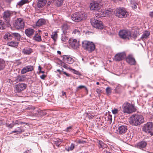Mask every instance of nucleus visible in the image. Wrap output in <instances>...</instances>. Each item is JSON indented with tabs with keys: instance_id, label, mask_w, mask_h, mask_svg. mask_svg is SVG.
I'll return each mask as SVG.
<instances>
[{
	"instance_id": "052dcab7",
	"label": "nucleus",
	"mask_w": 153,
	"mask_h": 153,
	"mask_svg": "<svg viewBox=\"0 0 153 153\" xmlns=\"http://www.w3.org/2000/svg\"><path fill=\"white\" fill-rule=\"evenodd\" d=\"M88 117L89 119H91L93 118L94 116H93V115H88Z\"/></svg>"
},
{
	"instance_id": "423d86ee",
	"label": "nucleus",
	"mask_w": 153,
	"mask_h": 153,
	"mask_svg": "<svg viewBox=\"0 0 153 153\" xmlns=\"http://www.w3.org/2000/svg\"><path fill=\"white\" fill-rule=\"evenodd\" d=\"M90 21L92 25L94 27L99 29H102L103 28V25L101 21L92 18L91 19Z\"/></svg>"
},
{
	"instance_id": "c03bdc74",
	"label": "nucleus",
	"mask_w": 153,
	"mask_h": 153,
	"mask_svg": "<svg viewBox=\"0 0 153 153\" xmlns=\"http://www.w3.org/2000/svg\"><path fill=\"white\" fill-rule=\"evenodd\" d=\"M38 111V113H36L37 114H39L41 115H45L46 114V113L45 112H44L42 111L41 110H39L37 111Z\"/></svg>"
},
{
	"instance_id": "13d9d810",
	"label": "nucleus",
	"mask_w": 153,
	"mask_h": 153,
	"mask_svg": "<svg viewBox=\"0 0 153 153\" xmlns=\"http://www.w3.org/2000/svg\"><path fill=\"white\" fill-rule=\"evenodd\" d=\"M132 7L134 9H136L137 8V5L136 4H133L132 6Z\"/></svg>"
},
{
	"instance_id": "6e6d98bb",
	"label": "nucleus",
	"mask_w": 153,
	"mask_h": 153,
	"mask_svg": "<svg viewBox=\"0 0 153 153\" xmlns=\"http://www.w3.org/2000/svg\"><path fill=\"white\" fill-rule=\"evenodd\" d=\"M46 76L45 74H43L42 76H40V78L43 79H44L45 77H46Z\"/></svg>"
},
{
	"instance_id": "864d4df0",
	"label": "nucleus",
	"mask_w": 153,
	"mask_h": 153,
	"mask_svg": "<svg viewBox=\"0 0 153 153\" xmlns=\"http://www.w3.org/2000/svg\"><path fill=\"white\" fill-rule=\"evenodd\" d=\"M73 70L74 71V74L77 75H79L80 74L79 72V71H76L74 69H73Z\"/></svg>"
},
{
	"instance_id": "c756f323",
	"label": "nucleus",
	"mask_w": 153,
	"mask_h": 153,
	"mask_svg": "<svg viewBox=\"0 0 153 153\" xmlns=\"http://www.w3.org/2000/svg\"><path fill=\"white\" fill-rule=\"evenodd\" d=\"M5 65V61L3 59H0V71L4 69Z\"/></svg>"
},
{
	"instance_id": "2eb2a0df",
	"label": "nucleus",
	"mask_w": 153,
	"mask_h": 153,
	"mask_svg": "<svg viewBox=\"0 0 153 153\" xmlns=\"http://www.w3.org/2000/svg\"><path fill=\"white\" fill-rule=\"evenodd\" d=\"M126 60L127 62L131 65H135L136 61L132 55H129L126 58Z\"/></svg>"
},
{
	"instance_id": "412c9836",
	"label": "nucleus",
	"mask_w": 153,
	"mask_h": 153,
	"mask_svg": "<svg viewBox=\"0 0 153 153\" xmlns=\"http://www.w3.org/2000/svg\"><path fill=\"white\" fill-rule=\"evenodd\" d=\"M150 34V33L148 31H145L143 33V35L141 37V39L143 41L147 39Z\"/></svg>"
},
{
	"instance_id": "2f4dec72",
	"label": "nucleus",
	"mask_w": 153,
	"mask_h": 153,
	"mask_svg": "<svg viewBox=\"0 0 153 153\" xmlns=\"http://www.w3.org/2000/svg\"><path fill=\"white\" fill-rule=\"evenodd\" d=\"M18 121L16 120L15 123H11L10 124H9L7 123V122L6 123V126L7 127H9L10 128H12L14 125H15L16 124H19L20 123H19L17 122Z\"/></svg>"
},
{
	"instance_id": "4be33fe9",
	"label": "nucleus",
	"mask_w": 153,
	"mask_h": 153,
	"mask_svg": "<svg viewBox=\"0 0 153 153\" xmlns=\"http://www.w3.org/2000/svg\"><path fill=\"white\" fill-rule=\"evenodd\" d=\"M46 2V0H39L37 4V7L39 8H42L45 5Z\"/></svg>"
},
{
	"instance_id": "c85d7f7f",
	"label": "nucleus",
	"mask_w": 153,
	"mask_h": 153,
	"mask_svg": "<svg viewBox=\"0 0 153 153\" xmlns=\"http://www.w3.org/2000/svg\"><path fill=\"white\" fill-rule=\"evenodd\" d=\"M53 2L55 3L57 7H59L62 4L63 0H52Z\"/></svg>"
},
{
	"instance_id": "9d476101",
	"label": "nucleus",
	"mask_w": 153,
	"mask_h": 153,
	"mask_svg": "<svg viewBox=\"0 0 153 153\" xmlns=\"http://www.w3.org/2000/svg\"><path fill=\"white\" fill-rule=\"evenodd\" d=\"M69 42L71 46L74 49H76L79 48V42L76 39H70Z\"/></svg>"
},
{
	"instance_id": "1a4fd4ad",
	"label": "nucleus",
	"mask_w": 153,
	"mask_h": 153,
	"mask_svg": "<svg viewBox=\"0 0 153 153\" xmlns=\"http://www.w3.org/2000/svg\"><path fill=\"white\" fill-rule=\"evenodd\" d=\"M14 25L15 28L18 30L23 28L25 26L23 20L21 18L17 19L15 21Z\"/></svg>"
},
{
	"instance_id": "a878e982",
	"label": "nucleus",
	"mask_w": 153,
	"mask_h": 153,
	"mask_svg": "<svg viewBox=\"0 0 153 153\" xmlns=\"http://www.w3.org/2000/svg\"><path fill=\"white\" fill-rule=\"evenodd\" d=\"M105 14L104 13V10H101V11H99L97 13L95 14V16L98 18H101L105 16Z\"/></svg>"
},
{
	"instance_id": "6ab92c4d",
	"label": "nucleus",
	"mask_w": 153,
	"mask_h": 153,
	"mask_svg": "<svg viewBox=\"0 0 153 153\" xmlns=\"http://www.w3.org/2000/svg\"><path fill=\"white\" fill-rule=\"evenodd\" d=\"M147 145V143L146 141H142L137 143L136 146L137 148L143 149L145 148Z\"/></svg>"
},
{
	"instance_id": "b1692460",
	"label": "nucleus",
	"mask_w": 153,
	"mask_h": 153,
	"mask_svg": "<svg viewBox=\"0 0 153 153\" xmlns=\"http://www.w3.org/2000/svg\"><path fill=\"white\" fill-rule=\"evenodd\" d=\"M45 22V20L43 19H39L36 22V25L37 26L40 27L44 25Z\"/></svg>"
},
{
	"instance_id": "c9c22d12",
	"label": "nucleus",
	"mask_w": 153,
	"mask_h": 153,
	"mask_svg": "<svg viewBox=\"0 0 153 153\" xmlns=\"http://www.w3.org/2000/svg\"><path fill=\"white\" fill-rule=\"evenodd\" d=\"M6 27V25L3 21L0 20V29L4 30L5 28Z\"/></svg>"
},
{
	"instance_id": "4468645a",
	"label": "nucleus",
	"mask_w": 153,
	"mask_h": 153,
	"mask_svg": "<svg viewBox=\"0 0 153 153\" xmlns=\"http://www.w3.org/2000/svg\"><path fill=\"white\" fill-rule=\"evenodd\" d=\"M102 7V5L98 3L94 2L90 4V9L91 10L97 11L100 10Z\"/></svg>"
},
{
	"instance_id": "8fccbe9b",
	"label": "nucleus",
	"mask_w": 153,
	"mask_h": 153,
	"mask_svg": "<svg viewBox=\"0 0 153 153\" xmlns=\"http://www.w3.org/2000/svg\"><path fill=\"white\" fill-rule=\"evenodd\" d=\"M112 113L114 114H116L118 113V109H114L112 110Z\"/></svg>"
},
{
	"instance_id": "bf43d9fd",
	"label": "nucleus",
	"mask_w": 153,
	"mask_h": 153,
	"mask_svg": "<svg viewBox=\"0 0 153 153\" xmlns=\"http://www.w3.org/2000/svg\"><path fill=\"white\" fill-rule=\"evenodd\" d=\"M149 15L151 17L153 18V11L150 12Z\"/></svg>"
},
{
	"instance_id": "5fc2aeb1",
	"label": "nucleus",
	"mask_w": 153,
	"mask_h": 153,
	"mask_svg": "<svg viewBox=\"0 0 153 153\" xmlns=\"http://www.w3.org/2000/svg\"><path fill=\"white\" fill-rule=\"evenodd\" d=\"M72 128V127L71 126H69L68 127H67L66 128V131L67 132L70 131V130Z\"/></svg>"
},
{
	"instance_id": "20e7f679",
	"label": "nucleus",
	"mask_w": 153,
	"mask_h": 153,
	"mask_svg": "<svg viewBox=\"0 0 153 153\" xmlns=\"http://www.w3.org/2000/svg\"><path fill=\"white\" fill-rule=\"evenodd\" d=\"M82 45L83 48L89 51H92L95 49V45L92 42L84 41L82 42Z\"/></svg>"
},
{
	"instance_id": "0e129e2a",
	"label": "nucleus",
	"mask_w": 153,
	"mask_h": 153,
	"mask_svg": "<svg viewBox=\"0 0 153 153\" xmlns=\"http://www.w3.org/2000/svg\"><path fill=\"white\" fill-rule=\"evenodd\" d=\"M62 95L63 96H64L65 95H66V92H64L63 91H62Z\"/></svg>"
},
{
	"instance_id": "6e6552de",
	"label": "nucleus",
	"mask_w": 153,
	"mask_h": 153,
	"mask_svg": "<svg viewBox=\"0 0 153 153\" xmlns=\"http://www.w3.org/2000/svg\"><path fill=\"white\" fill-rule=\"evenodd\" d=\"M153 129V124L151 122H149L145 124L143 128V131L146 133H150V134L152 136L153 134V133H152Z\"/></svg>"
},
{
	"instance_id": "774afa93",
	"label": "nucleus",
	"mask_w": 153,
	"mask_h": 153,
	"mask_svg": "<svg viewBox=\"0 0 153 153\" xmlns=\"http://www.w3.org/2000/svg\"><path fill=\"white\" fill-rule=\"evenodd\" d=\"M57 53L58 54H61V52L60 51H57Z\"/></svg>"
},
{
	"instance_id": "680f3d73",
	"label": "nucleus",
	"mask_w": 153,
	"mask_h": 153,
	"mask_svg": "<svg viewBox=\"0 0 153 153\" xmlns=\"http://www.w3.org/2000/svg\"><path fill=\"white\" fill-rule=\"evenodd\" d=\"M56 71L59 73L60 74H62V71H61L60 69H57Z\"/></svg>"
},
{
	"instance_id": "9b49d317",
	"label": "nucleus",
	"mask_w": 153,
	"mask_h": 153,
	"mask_svg": "<svg viewBox=\"0 0 153 153\" xmlns=\"http://www.w3.org/2000/svg\"><path fill=\"white\" fill-rule=\"evenodd\" d=\"M13 15L12 13L9 10L5 11L3 13V19L8 23L10 20V18Z\"/></svg>"
},
{
	"instance_id": "f704fd0d",
	"label": "nucleus",
	"mask_w": 153,
	"mask_h": 153,
	"mask_svg": "<svg viewBox=\"0 0 153 153\" xmlns=\"http://www.w3.org/2000/svg\"><path fill=\"white\" fill-rule=\"evenodd\" d=\"M63 32L64 34H65L66 33V32L65 30H63ZM61 40L63 42H66L68 40V38L66 36L64 35L62 36L61 38Z\"/></svg>"
},
{
	"instance_id": "7ed1b4c3",
	"label": "nucleus",
	"mask_w": 153,
	"mask_h": 153,
	"mask_svg": "<svg viewBox=\"0 0 153 153\" xmlns=\"http://www.w3.org/2000/svg\"><path fill=\"white\" fill-rule=\"evenodd\" d=\"M124 113L130 114L135 111L136 109L133 104H130L127 102H125L123 105Z\"/></svg>"
},
{
	"instance_id": "58836bf2",
	"label": "nucleus",
	"mask_w": 153,
	"mask_h": 153,
	"mask_svg": "<svg viewBox=\"0 0 153 153\" xmlns=\"http://www.w3.org/2000/svg\"><path fill=\"white\" fill-rule=\"evenodd\" d=\"M58 35L56 32H54L52 33V35L51 36V37L54 41H55L57 38Z\"/></svg>"
},
{
	"instance_id": "473e14b6",
	"label": "nucleus",
	"mask_w": 153,
	"mask_h": 153,
	"mask_svg": "<svg viewBox=\"0 0 153 153\" xmlns=\"http://www.w3.org/2000/svg\"><path fill=\"white\" fill-rule=\"evenodd\" d=\"M123 139L126 141L129 140L131 139V136L129 133L126 134L123 137Z\"/></svg>"
},
{
	"instance_id": "e2e57ef3",
	"label": "nucleus",
	"mask_w": 153,
	"mask_h": 153,
	"mask_svg": "<svg viewBox=\"0 0 153 153\" xmlns=\"http://www.w3.org/2000/svg\"><path fill=\"white\" fill-rule=\"evenodd\" d=\"M112 119L111 118H110L109 120H108V121L109 122V123L110 124H111L112 122Z\"/></svg>"
},
{
	"instance_id": "ddd939ff",
	"label": "nucleus",
	"mask_w": 153,
	"mask_h": 153,
	"mask_svg": "<svg viewBox=\"0 0 153 153\" xmlns=\"http://www.w3.org/2000/svg\"><path fill=\"white\" fill-rule=\"evenodd\" d=\"M126 56V53L124 52L118 53L115 56L114 60L116 61H120L123 59Z\"/></svg>"
},
{
	"instance_id": "39448f33",
	"label": "nucleus",
	"mask_w": 153,
	"mask_h": 153,
	"mask_svg": "<svg viewBox=\"0 0 153 153\" xmlns=\"http://www.w3.org/2000/svg\"><path fill=\"white\" fill-rule=\"evenodd\" d=\"M119 35L123 39L129 40L131 38V33L129 30H123L119 31Z\"/></svg>"
},
{
	"instance_id": "09e8293b",
	"label": "nucleus",
	"mask_w": 153,
	"mask_h": 153,
	"mask_svg": "<svg viewBox=\"0 0 153 153\" xmlns=\"http://www.w3.org/2000/svg\"><path fill=\"white\" fill-rule=\"evenodd\" d=\"M32 150L30 149V150L27 149L23 153H31Z\"/></svg>"
},
{
	"instance_id": "4d7b16f0",
	"label": "nucleus",
	"mask_w": 153,
	"mask_h": 153,
	"mask_svg": "<svg viewBox=\"0 0 153 153\" xmlns=\"http://www.w3.org/2000/svg\"><path fill=\"white\" fill-rule=\"evenodd\" d=\"M63 74L66 75V76H70V74H69L68 73H67L65 71H63Z\"/></svg>"
},
{
	"instance_id": "f3484780",
	"label": "nucleus",
	"mask_w": 153,
	"mask_h": 153,
	"mask_svg": "<svg viewBox=\"0 0 153 153\" xmlns=\"http://www.w3.org/2000/svg\"><path fill=\"white\" fill-rule=\"evenodd\" d=\"M127 130V127L125 126L122 125L120 126L117 129V131L120 134H123L125 133Z\"/></svg>"
},
{
	"instance_id": "72a5a7b5",
	"label": "nucleus",
	"mask_w": 153,
	"mask_h": 153,
	"mask_svg": "<svg viewBox=\"0 0 153 153\" xmlns=\"http://www.w3.org/2000/svg\"><path fill=\"white\" fill-rule=\"evenodd\" d=\"M29 1L28 0H21L17 4V5L22 6L23 4L27 3Z\"/></svg>"
},
{
	"instance_id": "aec40b11",
	"label": "nucleus",
	"mask_w": 153,
	"mask_h": 153,
	"mask_svg": "<svg viewBox=\"0 0 153 153\" xmlns=\"http://www.w3.org/2000/svg\"><path fill=\"white\" fill-rule=\"evenodd\" d=\"M34 33V30L33 29L28 28L26 29L25 31V33L26 35L29 37H30L33 35Z\"/></svg>"
},
{
	"instance_id": "cd10ccee",
	"label": "nucleus",
	"mask_w": 153,
	"mask_h": 153,
	"mask_svg": "<svg viewBox=\"0 0 153 153\" xmlns=\"http://www.w3.org/2000/svg\"><path fill=\"white\" fill-rule=\"evenodd\" d=\"M25 78L24 75L18 76L16 77V81L17 82H23L25 80Z\"/></svg>"
},
{
	"instance_id": "7c9ffc66",
	"label": "nucleus",
	"mask_w": 153,
	"mask_h": 153,
	"mask_svg": "<svg viewBox=\"0 0 153 153\" xmlns=\"http://www.w3.org/2000/svg\"><path fill=\"white\" fill-rule=\"evenodd\" d=\"M12 35L13 38L14 37V38L16 39L17 40H19L21 37L20 35L18 33H12Z\"/></svg>"
},
{
	"instance_id": "338daca9",
	"label": "nucleus",
	"mask_w": 153,
	"mask_h": 153,
	"mask_svg": "<svg viewBox=\"0 0 153 153\" xmlns=\"http://www.w3.org/2000/svg\"><path fill=\"white\" fill-rule=\"evenodd\" d=\"M39 70V71H40L41 70L42 68L40 66H39L38 67Z\"/></svg>"
},
{
	"instance_id": "e433bc0d",
	"label": "nucleus",
	"mask_w": 153,
	"mask_h": 153,
	"mask_svg": "<svg viewBox=\"0 0 153 153\" xmlns=\"http://www.w3.org/2000/svg\"><path fill=\"white\" fill-rule=\"evenodd\" d=\"M33 39L34 40L37 42H40L42 40L41 36L38 34H36L33 37Z\"/></svg>"
},
{
	"instance_id": "ea45409f",
	"label": "nucleus",
	"mask_w": 153,
	"mask_h": 153,
	"mask_svg": "<svg viewBox=\"0 0 153 153\" xmlns=\"http://www.w3.org/2000/svg\"><path fill=\"white\" fill-rule=\"evenodd\" d=\"M75 147V145L74 143H71L70 146L66 148V149L68 151L72 150Z\"/></svg>"
},
{
	"instance_id": "37998d69",
	"label": "nucleus",
	"mask_w": 153,
	"mask_h": 153,
	"mask_svg": "<svg viewBox=\"0 0 153 153\" xmlns=\"http://www.w3.org/2000/svg\"><path fill=\"white\" fill-rule=\"evenodd\" d=\"M98 143L100 145V146H99V147L103 148L104 147V146L105 145V144L102 141L99 140Z\"/></svg>"
},
{
	"instance_id": "dca6fc26",
	"label": "nucleus",
	"mask_w": 153,
	"mask_h": 153,
	"mask_svg": "<svg viewBox=\"0 0 153 153\" xmlns=\"http://www.w3.org/2000/svg\"><path fill=\"white\" fill-rule=\"evenodd\" d=\"M33 69V66L28 65L23 68L21 71V73L22 74H24L26 72L32 71Z\"/></svg>"
},
{
	"instance_id": "79ce46f5",
	"label": "nucleus",
	"mask_w": 153,
	"mask_h": 153,
	"mask_svg": "<svg viewBox=\"0 0 153 153\" xmlns=\"http://www.w3.org/2000/svg\"><path fill=\"white\" fill-rule=\"evenodd\" d=\"M73 33L76 35H79L80 34V31L78 29L74 30Z\"/></svg>"
},
{
	"instance_id": "69168bd1",
	"label": "nucleus",
	"mask_w": 153,
	"mask_h": 153,
	"mask_svg": "<svg viewBox=\"0 0 153 153\" xmlns=\"http://www.w3.org/2000/svg\"><path fill=\"white\" fill-rule=\"evenodd\" d=\"M83 141L81 140H79L78 141V142L79 143H83Z\"/></svg>"
},
{
	"instance_id": "f8f14e48",
	"label": "nucleus",
	"mask_w": 153,
	"mask_h": 153,
	"mask_svg": "<svg viewBox=\"0 0 153 153\" xmlns=\"http://www.w3.org/2000/svg\"><path fill=\"white\" fill-rule=\"evenodd\" d=\"M26 85L24 83L19 84L15 86L16 92H20L25 89Z\"/></svg>"
},
{
	"instance_id": "a18cd8bd",
	"label": "nucleus",
	"mask_w": 153,
	"mask_h": 153,
	"mask_svg": "<svg viewBox=\"0 0 153 153\" xmlns=\"http://www.w3.org/2000/svg\"><path fill=\"white\" fill-rule=\"evenodd\" d=\"M137 31H135L133 33H131V36L133 38H136L137 36Z\"/></svg>"
},
{
	"instance_id": "de8ad7c7",
	"label": "nucleus",
	"mask_w": 153,
	"mask_h": 153,
	"mask_svg": "<svg viewBox=\"0 0 153 153\" xmlns=\"http://www.w3.org/2000/svg\"><path fill=\"white\" fill-rule=\"evenodd\" d=\"M85 88L86 90L87 91H88L87 88L85 86L82 85H80V86H79L77 87V90H78V89L79 88V89H82V88Z\"/></svg>"
},
{
	"instance_id": "f03ea898",
	"label": "nucleus",
	"mask_w": 153,
	"mask_h": 153,
	"mask_svg": "<svg viewBox=\"0 0 153 153\" xmlns=\"http://www.w3.org/2000/svg\"><path fill=\"white\" fill-rule=\"evenodd\" d=\"M71 18L73 21L78 22L85 19L87 18V16L84 13L77 12L72 15Z\"/></svg>"
},
{
	"instance_id": "393cba45",
	"label": "nucleus",
	"mask_w": 153,
	"mask_h": 153,
	"mask_svg": "<svg viewBox=\"0 0 153 153\" xmlns=\"http://www.w3.org/2000/svg\"><path fill=\"white\" fill-rule=\"evenodd\" d=\"M12 38V33H6L4 36V39L6 40H11Z\"/></svg>"
},
{
	"instance_id": "bb28decb",
	"label": "nucleus",
	"mask_w": 153,
	"mask_h": 153,
	"mask_svg": "<svg viewBox=\"0 0 153 153\" xmlns=\"http://www.w3.org/2000/svg\"><path fill=\"white\" fill-rule=\"evenodd\" d=\"M18 44V42L13 41L8 42L7 44V45L14 47H15L16 46H17Z\"/></svg>"
},
{
	"instance_id": "5701e85b",
	"label": "nucleus",
	"mask_w": 153,
	"mask_h": 153,
	"mask_svg": "<svg viewBox=\"0 0 153 153\" xmlns=\"http://www.w3.org/2000/svg\"><path fill=\"white\" fill-rule=\"evenodd\" d=\"M33 52L32 49L30 48H26L22 50V52L24 54H30Z\"/></svg>"
},
{
	"instance_id": "3c124183",
	"label": "nucleus",
	"mask_w": 153,
	"mask_h": 153,
	"mask_svg": "<svg viewBox=\"0 0 153 153\" xmlns=\"http://www.w3.org/2000/svg\"><path fill=\"white\" fill-rule=\"evenodd\" d=\"M39 46L41 48L43 49H45L46 48V47L45 45H40Z\"/></svg>"
},
{
	"instance_id": "603ef678",
	"label": "nucleus",
	"mask_w": 153,
	"mask_h": 153,
	"mask_svg": "<svg viewBox=\"0 0 153 153\" xmlns=\"http://www.w3.org/2000/svg\"><path fill=\"white\" fill-rule=\"evenodd\" d=\"M96 92L98 94H100L102 92V91L100 89H97L96 90Z\"/></svg>"
},
{
	"instance_id": "a19ab883",
	"label": "nucleus",
	"mask_w": 153,
	"mask_h": 153,
	"mask_svg": "<svg viewBox=\"0 0 153 153\" xmlns=\"http://www.w3.org/2000/svg\"><path fill=\"white\" fill-rule=\"evenodd\" d=\"M112 10L111 9H109L108 10H104V14H105V16L108 15L109 14L111 13L112 12Z\"/></svg>"
},
{
	"instance_id": "f257e3e1",
	"label": "nucleus",
	"mask_w": 153,
	"mask_h": 153,
	"mask_svg": "<svg viewBox=\"0 0 153 153\" xmlns=\"http://www.w3.org/2000/svg\"><path fill=\"white\" fill-rule=\"evenodd\" d=\"M143 116L141 115L135 114L132 115L130 118V122L132 125L135 126L140 125L144 122Z\"/></svg>"
},
{
	"instance_id": "49530a36",
	"label": "nucleus",
	"mask_w": 153,
	"mask_h": 153,
	"mask_svg": "<svg viewBox=\"0 0 153 153\" xmlns=\"http://www.w3.org/2000/svg\"><path fill=\"white\" fill-rule=\"evenodd\" d=\"M106 92L107 94H110L111 92V88L109 87H107L106 89Z\"/></svg>"
},
{
	"instance_id": "0eeeda50",
	"label": "nucleus",
	"mask_w": 153,
	"mask_h": 153,
	"mask_svg": "<svg viewBox=\"0 0 153 153\" xmlns=\"http://www.w3.org/2000/svg\"><path fill=\"white\" fill-rule=\"evenodd\" d=\"M116 16L120 18L127 17V12L123 8L117 9L114 12Z\"/></svg>"
},
{
	"instance_id": "4c0bfd02",
	"label": "nucleus",
	"mask_w": 153,
	"mask_h": 153,
	"mask_svg": "<svg viewBox=\"0 0 153 153\" xmlns=\"http://www.w3.org/2000/svg\"><path fill=\"white\" fill-rule=\"evenodd\" d=\"M24 131V130L19 127H18L16 129L12 132V133L17 132V133L20 134Z\"/></svg>"
},
{
	"instance_id": "a211bd4d",
	"label": "nucleus",
	"mask_w": 153,
	"mask_h": 153,
	"mask_svg": "<svg viewBox=\"0 0 153 153\" xmlns=\"http://www.w3.org/2000/svg\"><path fill=\"white\" fill-rule=\"evenodd\" d=\"M63 60L65 62L69 64H71L74 62V59L68 56L63 55Z\"/></svg>"
}]
</instances>
